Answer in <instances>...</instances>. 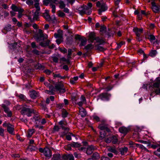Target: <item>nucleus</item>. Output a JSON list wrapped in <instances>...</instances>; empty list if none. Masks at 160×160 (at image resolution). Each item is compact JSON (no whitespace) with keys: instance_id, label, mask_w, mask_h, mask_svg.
Returning a JSON list of instances; mask_svg holds the SVG:
<instances>
[{"instance_id":"63","label":"nucleus","mask_w":160,"mask_h":160,"mask_svg":"<svg viewBox=\"0 0 160 160\" xmlns=\"http://www.w3.org/2000/svg\"><path fill=\"white\" fill-rule=\"evenodd\" d=\"M93 118L98 122L100 120L99 117L96 115H94L93 116Z\"/></svg>"},{"instance_id":"23","label":"nucleus","mask_w":160,"mask_h":160,"mask_svg":"<svg viewBox=\"0 0 160 160\" xmlns=\"http://www.w3.org/2000/svg\"><path fill=\"white\" fill-rule=\"evenodd\" d=\"M112 142L113 144H116L118 142V139L117 136L116 135L113 136L111 137Z\"/></svg>"},{"instance_id":"62","label":"nucleus","mask_w":160,"mask_h":160,"mask_svg":"<svg viewBox=\"0 0 160 160\" xmlns=\"http://www.w3.org/2000/svg\"><path fill=\"white\" fill-rule=\"evenodd\" d=\"M7 114V116L8 117H10L12 116V112L10 110L6 112Z\"/></svg>"},{"instance_id":"15","label":"nucleus","mask_w":160,"mask_h":160,"mask_svg":"<svg viewBox=\"0 0 160 160\" xmlns=\"http://www.w3.org/2000/svg\"><path fill=\"white\" fill-rule=\"evenodd\" d=\"M95 147L93 145H90L88 146L86 151V153L88 154H91L94 151Z\"/></svg>"},{"instance_id":"60","label":"nucleus","mask_w":160,"mask_h":160,"mask_svg":"<svg viewBox=\"0 0 160 160\" xmlns=\"http://www.w3.org/2000/svg\"><path fill=\"white\" fill-rule=\"evenodd\" d=\"M44 72L48 75H50L52 73L51 71L48 69H46L45 70Z\"/></svg>"},{"instance_id":"47","label":"nucleus","mask_w":160,"mask_h":160,"mask_svg":"<svg viewBox=\"0 0 160 160\" xmlns=\"http://www.w3.org/2000/svg\"><path fill=\"white\" fill-rule=\"evenodd\" d=\"M74 135L73 134L70 133V134L67 135L66 136V138L67 140L69 141H70L71 140V136H73Z\"/></svg>"},{"instance_id":"58","label":"nucleus","mask_w":160,"mask_h":160,"mask_svg":"<svg viewBox=\"0 0 160 160\" xmlns=\"http://www.w3.org/2000/svg\"><path fill=\"white\" fill-rule=\"evenodd\" d=\"M53 77L54 78H60L61 75L59 73L58 74H54V73H53Z\"/></svg>"},{"instance_id":"44","label":"nucleus","mask_w":160,"mask_h":160,"mask_svg":"<svg viewBox=\"0 0 160 160\" xmlns=\"http://www.w3.org/2000/svg\"><path fill=\"white\" fill-rule=\"evenodd\" d=\"M11 8L14 11H18V8L15 5L12 4L11 6Z\"/></svg>"},{"instance_id":"56","label":"nucleus","mask_w":160,"mask_h":160,"mask_svg":"<svg viewBox=\"0 0 160 160\" xmlns=\"http://www.w3.org/2000/svg\"><path fill=\"white\" fill-rule=\"evenodd\" d=\"M4 130L2 128H0V135L3 137L4 136Z\"/></svg>"},{"instance_id":"8","label":"nucleus","mask_w":160,"mask_h":160,"mask_svg":"<svg viewBox=\"0 0 160 160\" xmlns=\"http://www.w3.org/2000/svg\"><path fill=\"white\" fill-rule=\"evenodd\" d=\"M151 4L152 6V9L153 11L156 13L158 12L160 10V6L156 5L154 2V0H152L151 2Z\"/></svg>"},{"instance_id":"37","label":"nucleus","mask_w":160,"mask_h":160,"mask_svg":"<svg viewBox=\"0 0 160 160\" xmlns=\"http://www.w3.org/2000/svg\"><path fill=\"white\" fill-rule=\"evenodd\" d=\"M34 132L35 130L34 129H30L29 130L28 133V137H31Z\"/></svg>"},{"instance_id":"61","label":"nucleus","mask_w":160,"mask_h":160,"mask_svg":"<svg viewBox=\"0 0 160 160\" xmlns=\"http://www.w3.org/2000/svg\"><path fill=\"white\" fill-rule=\"evenodd\" d=\"M53 61L55 62H58V58L56 57H54L52 58Z\"/></svg>"},{"instance_id":"38","label":"nucleus","mask_w":160,"mask_h":160,"mask_svg":"<svg viewBox=\"0 0 160 160\" xmlns=\"http://www.w3.org/2000/svg\"><path fill=\"white\" fill-rule=\"evenodd\" d=\"M58 15L59 17H63L65 16V14L63 12L59 10L58 12Z\"/></svg>"},{"instance_id":"16","label":"nucleus","mask_w":160,"mask_h":160,"mask_svg":"<svg viewBox=\"0 0 160 160\" xmlns=\"http://www.w3.org/2000/svg\"><path fill=\"white\" fill-rule=\"evenodd\" d=\"M120 132L121 133L126 135L129 131V129L124 127H120L119 129Z\"/></svg>"},{"instance_id":"7","label":"nucleus","mask_w":160,"mask_h":160,"mask_svg":"<svg viewBox=\"0 0 160 160\" xmlns=\"http://www.w3.org/2000/svg\"><path fill=\"white\" fill-rule=\"evenodd\" d=\"M110 97L111 94L108 92L102 93L98 96V99L103 100H108Z\"/></svg>"},{"instance_id":"31","label":"nucleus","mask_w":160,"mask_h":160,"mask_svg":"<svg viewBox=\"0 0 160 160\" xmlns=\"http://www.w3.org/2000/svg\"><path fill=\"white\" fill-rule=\"evenodd\" d=\"M60 158V154H56L53 155V158L51 160H59Z\"/></svg>"},{"instance_id":"21","label":"nucleus","mask_w":160,"mask_h":160,"mask_svg":"<svg viewBox=\"0 0 160 160\" xmlns=\"http://www.w3.org/2000/svg\"><path fill=\"white\" fill-rule=\"evenodd\" d=\"M42 16L48 21H50L51 20V18L50 16L47 12L44 13L43 14Z\"/></svg>"},{"instance_id":"5","label":"nucleus","mask_w":160,"mask_h":160,"mask_svg":"<svg viewBox=\"0 0 160 160\" xmlns=\"http://www.w3.org/2000/svg\"><path fill=\"white\" fill-rule=\"evenodd\" d=\"M97 7L100 8L98 10V13L101 15L102 12H104L108 9V7L105 3L101 4L100 2L98 1L96 3Z\"/></svg>"},{"instance_id":"32","label":"nucleus","mask_w":160,"mask_h":160,"mask_svg":"<svg viewBox=\"0 0 160 160\" xmlns=\"http://www.w3.org/2000/svg\"><path fill=\"white\" fill-rule=\"evenodd\" d=\"M62 114V117L63 118H65L67 117L68 114V113L66 111V110L64 109H63L61 110Z\"/></svg>"},{"instance_id":"13","label":"nucleus","mask_w":160,"mask_h":160,"mask_svg":"<svg viewBox=\"0 0 160 160\" xmlns=\"http://www.w3.org/2000/svg\"><path fill=\"white\" fill-rule=\"evenodd\" d=\"M133 31L135 33L137 36L139 37L141 34L142 32L143 29L142 28L138 29L137 27H135L133 28Z\"/></svg>"},{"instance_id":"35","label":"nucleus","mask_w":160,"mask_h":160,"mask_svg":"<svg viewBox=\"0 0 160 160\" xmlns=\"http://www.w3.org/2000/svg\"><path fill=\"white\" fill-rule=\"evenodd\" d=\"M160 85V80H157L156 82H155L153 85V86L154 87L159 88Z\"/></svg>"},{"instance_id":"2","label":"nucleus","mask_w":160,"mask_h":160,"mask_svg":"<svg viewBox=\"0 0 160 160\" xmlns=\"http://www.w3.org/2000/svg\"><path fill=\"white\" fill-rule=\"evenodd\" d=\"M79 13L81 15L84 14H86L88 15L90 14L91 13V11L89 10L87 6L82 5L78 8V9Z\"/></svg>"},{"instance_id":"20","label":"nucleus","mask_w":160,"mask_h":160,"mask_svg":"<svg viewBox=\"0 0 160 160\" xmlns=\"http://www.w3.org/2000/svg\"><path fill=\"white\" fill-rule=\"evenodd\" d=\"M136 146L142 149V150H144L146 152H149V151L142 145L140 144H136Z\"/></svg>"},{"instance_id":"64","label":"nucleus","mask_w":160,"mask_h":160,"mask_svg":"<svg viewBox=\"0 0 160 160\" xmlns=\"http://www.w3.org/2000/svg\"><path fill=\"white\" fill-rule=\"evenodd\" d=\"M124 44V42H121L120 43L117 44V48H121V46Z\"/></svg>"},{"instance_id":"50","label":"nucleus","mask_w":160,"mask_h":160,"mask_svg":"<svg viewBox=\"0 0 160 160\" xmlns=\"http://www.w3.org/2000/svg\"><path fill=\"white\" fill-rule=\"evenodd\" d=\"M43 4L46 6H48L49 3L50 4V0H43Z\"/></svg>"},{"instance_id":"14","label":"nucleus","mask_w":160,"mask_h":160,"mask_svg":"<svg viewBox=\"0 0 160 160\" xmlns=\"http://www.w3.org/2000/svg\"><path fill=\"white\" fill-rule=\"evenodd\" d=\"M7 128V131L9 133L12 135L14 134V128L13 125L10 123H8V127Z\"/></svg>"},{"instance_id":"17","label":"nucleus","mask_w":160,"mask_h":160,"mask_svg":"<svg viewBox=\"0 0 160 160\" xmlns=\"http://www.w3.org/2000/svg\"><path fill=\"white\" fill-rule=\"evenodd\" d=\"M79 114L82 117H85L86 115V112L85 109L82 107L79 108Z\"/></svg>"},{"instance_id":"49","label":"nucleus","mask_w":160,"mask_h":160,"mask_svg":"<svg viewBox=\"0 0 160 160\" xmlns=\"http://www.w3.org/2000/svg\"><path fill=\"white\" fill-rule=\"evenodd\" d=\"M37 68L38 69H43L44 68V67L41 65V64L38 63L37 65Z\"/></svg>"},{"instance_id":"36","label":"nucleus","mask_w":160,"mask_h":160,"mask_svg":"<svg viewBox=\"0 0 160 160\" xmlns=\"http://www.w3.org/2000/svg\"><path fill=\"white\" fill-rule=\"evenodd\" d=\"M92 158L94 159H98L99 158V154L97 152H95L93 153L92 156Z\"/></svg>"},{"instance_id":"46","label":"nucleus","mask_w":160,"mask_h":160,"mask_svg":"<svg viewBox=\"0 0 160 160\" xmlns=\"http://www.w3.org/2000/svg\"><path fill=\"white\" fill-rule=\"evenodd\" d=\"M11 26L10 25H8L4 27V29L5 30L7 31H9L11 29Z\"/></svg>"},{"instance_id":"11","label":"nucleus","mask_w":160,"mask_h":160,"mask_svg":"<svg viewBox=\"0 0 160 160\" xmlns=\"http://www.w3.org/2000/svg\"><path fill=\"white\" fill-rule=\"evenodd\" d=\"M76 38L81 41V43L79 45L80 46H84L86 44L87 40L85 38H82L80 35H78Z\"/></svg>"},{"instance_id":"28","label":"nucleus","mask_w":160,"mask_h":160,"mask_svg":"<svg viewBox=\"0 0 160 160\" xmlns=\"http://www.w3.org/2000/svg\"><path fill=\"white\" fill-rule=\"evenodd\" d=\"M94 48L93 45L91 44H88L84 47V49L87 50H89L92 49Z\"/></svg>"},{"instance_id":"24","label":"nucleus","mask_w":160,"mask_h":160,"mask_svg":"<svg viewBox=\"0 0 160 160\" xmlns=\"http://www.w3.org/2000/svg\"><path fill=\"white\" fill-rule=\"evenodd\" d=\"M95 40L97 42L99 43L100 44H102L105 42L104 40L102 38L99 37H96Z\"/></svg>"},{"instance_id":"40","label":"nucleus","mask_w":160,"mask_h":160,"mask_svg":"<svg viewBox=\"0 0 160 160\" xmlns=\"http://www.w3.org/2000/svg\"><path fill=\"white\" fill-rule=\"evenodd\" d=\"M157 54V51L156 50L152 51L149 53V55L152 57H154Z\"/></svg>"},{"instance_id":"57","label":"nucleus","mask_w":160,"mask_h":160,"mask_svg":"<svg viewBox=\"0 0 160 160\" xmlns=\"http://www.w3.org/2000/svg\"><path fill=\"white\" fill-rule=\"evenodd\" d=\"M154 92L156 94L160 95V88L155 89Z\"/></svg>"},{"instance_id":"3","label":"nucleus","mask_w":160,"mask_h":160,"mask_svg":"<svg viewBox=\"0 0 160 160\" xmlns=\"http://www.w3.org/2000/svg\"><path fill=\"white\" fill-rule=\"evenodd\" d=\"M33 110L27 107H23L21 111V113L23 115H27L28 117L31 116V114L33 112Z\"/></svg>"},{"instance_id":"22","label":"nucleus","mask_w":160,"mask_h":160,"mask_svg":"<svg viewBox=\"0 0 160 160\" xmlns=\"http://www.w3.org/2000/svg\"><path fill=\"white\" fill-rule=\"evenodd\" d=\"M58 3L59 4V8L60 9H62L66 7V4L62 0L59 1Z\"/></svg>"},{"instance_id":"59","label":"nucleus","mask_w":160,"mask_h":160,"mask_svg":"<svg viewBox=\"0 0 160 160\" xmlns=\"http://www.w3.org/2000/svg\"><path fill=\"white\" fill-rule=\"evenodd\" d=\"M105 142L107 143H109L111 141V137L107 138L105 139Z\"/></svg>"},{"instance_id":"39","label":"nucleus","mask_w":160,"mask_h":160,"mask_svg":"<svg viewBox=\"0 0 160 160\" xmlns=\"http://www.w3.org/2000/svg\"><path fill=\"white\" fill-rule=\"evenodd\" d=\"M32 119L34 120L36 122V125L38 124V121L39 122L40 121V118L38 116H34L32 118Z\"/></svg>"},{"instance_id":"6","label":"nucleus","mask_w":160,"mask_h":160,"mask_svg":"<svg viewBox=\"0 0 160 160\" xmlns=\"http://www.w3.org/2000/svg\"><path fill=\"white\" fill-rule=\"evenodd\" d=\"M55 90L59 91L61 92H64L65 90L64 88V85L61 82H58L55 85Z\"/></svg>"},{"instance_id":"1","label":"nucleus","mask_w":160,"mask_h":160,"mask_svg":"<svg viewBox=\"0 0 160 160\" xmlns=\"http://www.w3.org/2000/svg\"><path fill=\"white\" fill-rule=\"evenodd\" d=\"M98 127L100 129V136L102 138H104L106 136V133L105 131H107L108 132H110V129L106 125L101 124Z\"/></svg>"},{"instance_id":"52","label":"nucleus","mask_w":160,"mask_h":160,"mask_svg":"<svg viewBox=\"0 0 160 160\" xmlns=\"http://www.w3.org/2000/svg\"><path fill=\"white\" fill-rule=\"evenodd\" d=\"M106 27L104 26H102L101 27L100 31L101 32H103L106 31Z\"/></svg>"},{"instance_id":"12","label":"nucleus","mask_w":160,"mask_h":160,"mask_svg":"<svg viewBox=\"0 0 160 160\" xmlns=\"http://www.w3.org/2000/svg\"><path fill=\"white\" fill-rule=\"evenodd\" d=\"M38 92L32 90L30 92V96L32 99H35L39 97Z\"/></svg>"},{"instance_id":"43","label":"nucleus","mask_w":160,"mask_h":160,"mask_svg":"<svg viewBox=\"0 0 160 160\" xmlns=\"http://www.w3.org/2000/svg\"><path fill=\"white\" fill-rule=\"evenodd\" d=\"M2 106L3 108L4 111L5 112L10 110L4 104H2Z\"/></svg>"},{"instance_id":"26","label":"nucleus","mask_w":160,"mask_h":160,"mask_svg":"<svg viewBox=\"0 0 160 160\" xmlns=\"http://www.w3.org/2000/svg\"><path fill=\"white\" fill-rule=\"evenodd\" d=\"M108 151L115 154L118 153V151L115 147H110L108 149Z\"/></svg>"},{"instance_id":"25","label":"nucleus","mask_w":160,"mask_h":160,"mask_svg":"<svg viewBox=\"0 0 160 160\" xmlns=\"http://www.w3.org/2000/svg\"><path fill=\"white\" fill-rule=\"evenodd\" d=\"M128 148L126 147H125L123 148L120 149V152L121 154L122 155H124L128 151Z\"/></svg>"},{"instance_id":"4","label":"nucleus","mask_w":160,"mask_h":160,"mask_svg":"<svg viewBox=\"0 0 160 160\" xmlns=\"http://www.w3.org/2000/svg\"><path fill=\"white\" fill-rule=\"evenodd\" d=\"M38 150L40 152L43 153L44 155L47 157L50 158L52 155L51 150L47 147H46L44 149L41 148H39Z\"/></svg>"},{"instance_id":"27","label":"nucleus","mask_w":160,"mask_h":160,"mask_svg":"<svg viewBox=\"0 0 160 160\" xmlns=\"http://www.w3.org/2000/svg\"><path fill=\"white\" fill-rule=\"evenodd\" d=\"M28 149L32 151H36L38 150V148L35 146L29 145L28 146Z\"/></svg>"},{"instance_id":"41","label":"nucleus","mask_w":160,"mask_h":160,"mask_svg":"<svg viewBox=\"0 0 160 160\" xmlns=\"http://www.w3.org/2000/svg\"><path fill=\"white\" fill-rule=\"evenodd\" d=\"M148 39H149L150 41L152 42L153 41L155 40L156 39L155 37L153 35H150L149 36Z\"/></svg>"},{"instance_id":"29","label":"nucleus","mask_w":160,"mask_h":160,"mask_svg":"<svg viewBox=\"0 0 160 160\" xmlns=\"http://www.w3.org/2000/svg\"><path fill=\"white\" fill-rule=\"evenodd\" d=\"M39 12H35L34 13L33 17V20H38L39 18Z\"/></svg>"},{"instance_id":"42","label":"nucleus","mask_w":160,"mask_h":160,"mask_svg":"<svg viewBox=\"0 0 160 160\" xmlns=\"http://www.w3.org/2000/svg\"><path fill=\"white\" fill-rule=\"evenodd\" d=\"M44 84L45 86L47 87H48L49 89H52V88H53V87L52 85H51L49 82H44Z\"/></svg>"},{"instance_id":"51","label":"nucleus","mask_w":160,"mask_h":160,"mask_svg":"<svg viewBox=\"0 0 160 160\" xmlns=\"http://www.w3.org/2000/svg\"><path fill=\"white\" fill-rule=\"evenodd\" d=\"M71 146L72 147H79L81 146V145L77 142H75L72 144Z\"/></svg>"},{"instance_id":"34","label":"nucleus","mask_w":160,"mask_h":160,"mask_svg":"<svg viewBox=\"0 0 160 160\" xmlns=\"http://www.w3.org/2000/svg\"><path fill=\"white\" fill-rule=\"evenodd\" d=\"M50 89H51V90H46L45 92L50 95L54 94V92L55 91L54 88L53 87V88Z\"/></svg>"},{"instance_id":"45","label":"nucleus","mask_w":160,"mask_h":160,"mask_svg":"<svg viewBox=\"0 0 160 160\" xmlns=\"http://www.w3.org/2000/svg\"><path fill=\"white\" fill-rule=\"evenodd\" d=\"M97 49L100 51H104L106 50V48H104L103 47L98 46L97 47Z\"/></svg>"},{"instance_id":"55","label":"nucleus","mask_w":160,"mask_h":160,"mask_svg":"<svg viewBox=\"0 0 160 160\" xmlns=\"http://www.w3.org/2000/svg\"><path fill=\"white\" fill-rule=\"evenodd\" d=\"M60 129V128L58 126H55L53 128V130L54 131H58Z\"/></svg>"},{"instance_id":"48","label":"nucleus","mask_w":160,"mask_h":160,"mask_svg":"<svg viewBox=\"0 0 160 160\" xmlns=\"http://www.w3.org/2000/svg\"><path fill=\"white\" fill-rule=\"evenodd\" d=\"M26 3L29 6L32 5L33 2L32 0H27L26 1Z\"/></svg>"},{"instance_id":"53","label":"nucleus","mask_w":160,"mask_h":160,"mask_svg":"<svg viewBox=\"0 0 160 160\" xmlns=\"http://www.w3.org/2000/svg\"><path fill=\"white\" fill-rule=\"evenodd\" d=\"M71 145L68 144L65 146V149L67 150H70L71 149Z\"/></svg>"},{"instance_id":"54","label":"nucleus","mask_w":160,"mask_h":160,"mask_svg":"<svg viewBox=\"0 0 160 160\" xmlns=\"http://www.w3.org/2000/svg\"><path fill=\"white\" fill-rule=\"evenodd\" d=\"M81 101L83 103H86V99L85 97L83 95H82L81 96L80 98Z\"/></svg>"},{"instance_id":"9","label":"nucleus","mask_w":160,"mask_h":160,"mask_svg":"<svg viewBox=\"0 0 160 160\" xmlns=\"http://www.w3.org/2000/svg\"><path fill=\"white\" fill-rule=\"evenodd\" d=\"M9 47L10 49L15 51V52H18V49L20 47L19 44L17 42H15L13 43L10 44Z\"/></svg>"},{"instance_id":"30","label":"nucleus","mask_w":160,"mask_h":160,"mask_svg":"<svg viewBox=\"0 0 160 160\" xmlns=\"http://www.w3.org/2000/svg\"><path fill=\"white\" fill-rule=\"evenodd\" d=\"M78 76L74 77L73 78H71L70 80V82L72 84H74L76 81L78 79Z\"/></svg>"},{"instance_id":"18","label":"nucleus","mask_w":160,"mask_h":160,"mask_svg":"<svg viewBox=\"0 0 160 160\" xmlns=\"http://www.w3.org/2000/svg\"><path fill=\"white\" fill-rule=\"evenodd\" d=\"M89 40L91 42H93L96 38L95 33L94 32H91L89 35Z\"/></svg>"},{"instance_id":"19","label":"nucleus","mask_w":160,"mask_h":160,"mask_svg":"<svg viewBox=\"0 0 160 160\" xmlns=\"http://www.w3.org/2000/svg\"><path fill=\"white\" fill-rule=\"evenodd\" d=\"M63 158L65 160H74L73 156L72 154L64 155L63 156Z\"/></svg>"},{"instance_id":"33","label":"nucleus","mask_w":160,"mask_h":160,"mask_svg":"<svg viewBox=\"0 0 160 160\" xmlns=\"http://www.w3.org/2000/svg\"><path fill=\"white\" fill-rule=\"evenodd\" d=\"M16 96L23 101L25 100L26 98L25 96L22 94H17Z\"/></svg>"},{"instance_id":"10","label":"nucleus","mask_w":160,"mask_h":160,"mask_svg":"<svg viewBox=\"0 0 160 160\" xmlns=\"http://www.w3.org/2000/svg\"><path fill=\"white\" fill-rule=\"evenodd\" d=\"M58 124L62 129L65 131H68L69 130V128L66 127L67 123L63 121H61L58 122Z\"/></svg>"}]
</instances>
